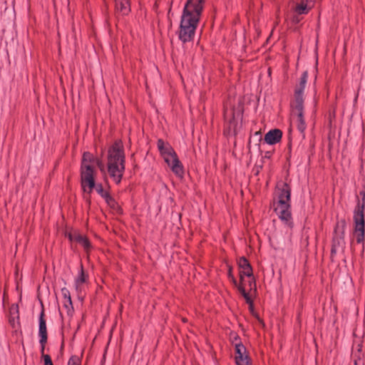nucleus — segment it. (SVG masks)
Instances as JSON below:
<instances>
[{"instance_id":"f257e3e1","label":"nucleus","mask_w":365,"mask_h":365,"mask_svg":"<svg viewBox=\"0 0 365 365\" xmlns=\"http://www.w3.org/2000/svg\"><path fill=\"white\" fill-rule=\"evenodd\" d=\"M205 0H187L181 16L179 38L183 43L192 41L204 9Z\"/></svg>"},{"instance_id":"f03ea898","label":"nucleus","mask_w":365,"mask_h":365,"mask_svg":"<svg viewBox=\"0 0 365 365\" xmlns=\"http://www.w3.org/2000/svg\"><path fill=\"white\" fill-rule=\"evenodd\" d=\"M125 171V155L120 142H115L108 150V172L112 180L120 183Z\"/></svg>"},{"instance_id":"7ed1b4c3","label":"nucleus","mask_w":365,"mask_h":365,"mask_svg":"<svg viewBox=\"0 0 365 365\" xmlns=\"http://www.w3.org/2000/svg\"><path fill=\"white\" fill-rule=\"evenodd\" d=\"M307 78L308 74L307 72L305 71L301 76L299 85L295 88L294 98L292 102L293 111L297 115V128L299 132L302 134L303 139L305 138L304 131L307 128V125L304 119V91L307 82Z\"/></svg>"},{"instance_id":"20e7f679","label":"nucleus","mask_w":365,"mask_h":365,"mask_svg":"<svg viewBox=\"0 0 365 365\" xmlns=\"http://www.w3.org/2000/svg\"><path fill=\"white\" fill-rule=\"evenodd\" d=\"M290 201L291 190L287 184H284L279 190L274 211L281 221L288 227H292L293 224Z\"/></svg>"},{"instance_id":"39448f33","label":"nucleus","mask_w":365,"mask_h":365,"mask_svg":"<svg viewBox=\"0 0 365 365\" xmlns=\"http://www.w3.org/2000/svg\"><path fill=\"white\" fill-rule=\"evenodd\" d=\"M158 148L165 163L171 170L178 176L182 177L184 173L183 166L179 160L178 155L170 144L163 140H158Z\"/></svg>"},{"instance_id":"423d86ee","label":"nucleus","mask_w":365,"mask_h":365,"mask_svg":"<svg viewBox=\"0 0 365 365\" xmlns=\"http://www.w3.org/2000/svg\"><path fill=\"white\" fill-rule=\"evenodd\" d=\"M362 204L359 202L356 205L354 212V235L357 243H362L364 240L365 220H364V207L365 197H363Z\"/></svg>"},{"instance_id":"0eeeda50","label":"nucleus","mask_w":365,"mask_h":365,"mask_svg":"<svg viewBox=\"0 0 365 365\" xmlns=\"http://www.w3.org/2000/svg\"><path fill=\"white\" fill-rule=\"evenodd\" d=\"M294 6L292 9V21L297 24L301 21L300 15L307 14L311 10L312 7V3L311 0H293Z\"/></svg>"},{"instance_id":"6e6552de","label":"nucleus","mask_w":365,"mask_h":365,"mask_svg":"<svg viewBox=\"0 0 365 365\" xmlns=\"http://www.w3.org/2000/svg\"><path fill=\"white\" fill-rule=\"evenodd\" d=\"M346 228V222L344 220L339 221L334 229L331 253H336L344 245V232Z\"/></svg>"},{"instance_id":"1a4fd4ad","label":"nucleus","mask_w":365,"mask_h":365,"mask_svg":"<svg viewBox=\"0 0 365 365\" xmlns=\"http://www.w3.org/2000/svg\"><path fill=\"white\" fill-rule=\"evenodd\" d=\"M81 178L83 192L91 193L95 187L94 168L87 166L81 168Z\"/></svg>"},{"instance_id":"9d476101","label":"nucleus","mask_w":365,"mask_h":365,"mask_svg":"<svg viewBox=\"0 0 365 365\" xmlns=\"http://www.w3.org/2000/svg\"><path fill=\"white\" fill-rule=\"evenodd\" d=\"M235 363L236 365H251V360L247 354V349L241 344H235Z\"/></svg>"},{"instance_id":"9b49d317","label":"nucleus","mask_w":365,"mask_h":365,"mask_svg":"<svg viewBox=\"0 0 365 365\" xmlns=\"http://www.w3.org/2000/svg\"><path fill=\"white\" fill-rule=\"evenodd\" d=\"M240 115V112L236 113L233 110H229L227 108H225L224 119L230 131H235Z\"/></svg>"},{"instance_id":"f8f14e48","label":"nucleus","mask_w":365,"mask_h":365,"mask_svg":"<svg viewBox=\"0 0 365 365\" xmlns=\"http://www.w3.org/2000/svg\"><path fill=\"white\" fill-rule=\"evenodd\" d=\"M238 265L240 269V279L243 280L244 276L248 277L249 284L250 288H252V284H255V279L252 277V269L250 264L245 257H241L238 261Z\"/></svg>"},{"instance_id":"ddd939ff","label":"nucleus","mask_w":365,"mask_h":365,"mask_svg":"<svg viewBox=\"0 0 365 365\" xmlns=\"http://www.w3.org/2000/svg\"><path fill=\"white\" fill-rule=\"evenodd\" d=\"M95 164L99 167L101 170L104 169V165L101 160L95 159L90 153H84L82 158L81 168H86V166L93 168Z\"/></svg>"},{"instance_id":"4468645a","label":"nucleus","mask_w":365,"mask_h":365,"mask_svg":"<svg viewBox=\"0 0 365 365\" xmlns=\"http://www.w3.org/2000/svg\"><path fill=\"white\" fill-rule=\"evenodd\" d=\"M67 236L71 241H74L80 244L86 252H88L90 250L91 245L86 236L78 232L68 233Z\"/></svg>"},{"instance_id":"2eb2a0df","label":"nucleus","mask_w":365,"mask_h":365,"mask_svg":"<svg viewBox=\"0 0 365 365\" xmlns=\"http://www.w3.org/2000/svg\"><path fill=\"white\" fill-rule=\"evenodd\" d=\"M282 136V133L279 129L269 130L264 135V141L269 145H274L279 142Z\"/></svg>"},{"instance_id":"dca6fc26","label":"nucleus","mask_w":365,"mask_h":365,"mask_svg":"<svg viewBox=\"0 0 365 365\" xmlns=\"http://www.w3.org/2000/svg\"><path fill=\"white\" fill-rule=\"evenodd\" d=\"M38 336L42 343L47 341V329L46 320L43 318V312H42L39 317Z\"/></svg>"},{"instance_id":"f3484780","label":"nucleus","mask_w":365,"mask_h":365,"mask_svg":"<svg viewBox=\"0 0 365 365\" xmlns=\"http://www.w3.org/2000/svg\"><path fill=\"white\" fill-rule=\"evenodd\" d=\"M115 9L123 15H126L130 12V5L128 0H115Z\"/></svg>"},{"instance_id":"a211bd4d","label":"nucleus","mask_w":365,"mask_h":365,"mask_svg":"<svg viewBox=\"0 0 365 365\" xmlns=\"http://www.w3.org/2000/svg\"><path fill=\"white\" fill-rule=\"evenodd\" d=\"M87 281V275L84 273L83 266H81L78 277L75 280L76 288L77 291L81 290V286Z\"/></svg>"},{"instance_id":"6ab92c4d","label":"nucleus","mask_w":365,"mask_h":365,"mask_svg":"<svg viewBox=\"0 0 365 365\" xmlns=\"http://www.w3.org/2000/svg\"><path fill=\"white\" fill-rule=\"evenodd\" d=\"M9 323L14 328H16V325L19 324V311L17 306H12L11 307Z\"/></svg>"},{"instance_id":"aec40b11","label":"nucleus","mask_w":365,"mask_h":365,"mask_svg":"<svg viewBox=\"0 0 365 365\" xmlns=\"http://www.w3.org/2000/svg\"><path fill=\"white\" fill-rule=\"evenodd\" d=\"M94 188L96 189V192L104 199L108 197L109 195V194L104 190L101 184H95Z\"/></svg>"},{"instance_id":"412c9836","label":"nucleus","mask_w":365,"mask_h":365,"mask_svg":"<svg viewBox=\"0 0 365 365\" xmlns=\"http://www.w3.org/2000/svg\"><path fill=\"white\" fill-rule=\"evenodd\" d=\"M63 307L67 310V314L71 315L73 312V305L71 297L67 298L66 300L63 302Z\"/></svg>"},{"instance_id":"4be33fe9","label":"nucleus","mask_w":365,"mask_h":365,"mask_svg":"<svg viewBox=\"0 0 365 365\" xmlns=\"http://www.w3.org/2000/svg\"><path fill=\"white\" fill-rule=\"evenodd\" d=\"M106 203L112 208L117 209L118 205L115 200L109 195L108 197L105 199Z\"/></svg>"},{"instance_id":"5701e85b","label":"nucleus","mask_w":365,"mask_h":365,"mask_svg":"<svg viewBox=\"0 0 365 365\" xmlns=\"http://www.w3.org/2000/svg\"><path fill=\"white\" fill-rule=\"evenodd\" d=\"M67 365H81V360L78 356H73L69 359Z\"/></svg>"},{"instance_id":"b1692460","label":"nucleus","mask_w":365,"mask_h":365,"mask_svg":"<svg viewBox=\"0 0 365 365\" xmlns=\"http://www.w3.org/2000/svg\"><path fill=\"white\" fill-rule=\"evenodd\" d=\"M227 276H228V278L230 279V281L234 284H237V280L235 278L232 272V268L230 267H229V269H228V273H227Z\"/></svg>"},{"instance_id":"393cba45","label":"nucleus","mask_w":365,"mask_h":365,"mask_svg":"<svg viewBox=\"0 0 365 365\" xmlns=\"http://www.w3.org/2000/svg\"><path fill=\"white\" fill-rule=\"evenodd\" d=\"M44 365H53L51 357L47 354H43Z\"/></svg>"},{"instance_id":"a878e982","label":"nucleus","mask_w":365,"mask_h":365,"mask_svg":"<svg viewBox=\"0 0 365 365\" xmlns=\"http://www.w3.org/2000/svg\"><path fill=\"white\" fill-rule=\"evenodd\" d=\"M62 294L63 295L64 300H66L67 298L71 297L70 293H69L68 290L66 289H62Z\"/></svg>"},{"instance_id":"bb28decb","label":"nucleus","mask_w":365,"mask_h":365,"mask_svg":"<svg viewBox=\"0 0 365 365\" xmlns=\"http://www.w3.org/2000/svg\"><path fill=\"white\" fill-rule=\"evenodd\" d=\"M243 297L245 298V299L246 300L247 303L250 304V305H252V299L250 297V294L247 292V293H245L243 294Z\"/></svg>"},{"instance_id":"cd10ccee","label":"nucleus","mask_w":365,"mask_h":365,"mask_svg":"<svg viewBox=\"0 0 365 365\" xmlns=\"http://www.w3.org/2000/svg\"><path fill=\"white\" fill-rule=\"evenodd\" d=\"M238 290H239V292L241 293V294H242V296H243V294H244L245 293H247V292H246V290H245V287H244L242 285H239V286H238Z\"/></svg>"},{"instance_id":"c85d7f7f","label":"nucleus","mask_w":365,"mask_h":365,"mask_svg":"<svg viewBox=\"0 0 365 365\" xmlns=\"http://www.w3.org/2000/svg\"><path fill=\"white\" fill-rule=\"evenodd\" d=\"M39 343L41 344V353H43L46 343H42L41 341V339H39Z\"/></svg>"}]
</instances>
